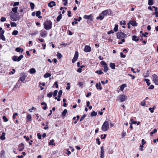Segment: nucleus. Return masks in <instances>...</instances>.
<instances>
[{
    "label": "nucleus",
    "mask_w": 158,
    "mask_h": 158,
    "mask_svg": "<svg viewBox=\"0 0 158 158\" xmlns=\"http://www.w3.org/2000/svg\"><path fill=\"white\" fill-rule=\"evenodd\" d=\"M116 36L118 39H120L126 38L127 37V34L122 32H118L116 34Z\"/></svg>",
    "instance_id": "obj_3"
},
{
    "label": "nucleus",
    "mask_w": 158,
    "mask_h": 158,
    "mask_svg": "<svg viewBox=\"0 0 158 158\" xmlns=\"http://www.w3.org/2000/svg\"><path fill=\"white\" fill-rule=\"evenodd\" d=\"M51 75V74L50 73H47L44 75V78H47L50 77Z\"/></svg>",
    "instance_id": "obj_22"
},
{
    "label": "nucleus",
    "mask_w": 158,
    "mask_h": 158,
    "mask_svg": "<svg viewBox=\"0 0 158 158\" xmlns=\"http://www.w3.org/2000/svg\"><path fill=\"white\" fill-rule=\"evenodd\" d=\"M27 118L28 121L31 120V115L29 114L27 116Z\"/></svg>",
    "instance_id": "obj_29"
},
{
    "label": "nucleus",
    "mask_w": 158,
    "mask_h": 158,
    "mask_svg": "<svg viewBox=\"0 0 158 158\" xmlns=\"http://www.w3.org/2000/svg\"><path fill=\"white\" fill-rule=\"evenodd\" d=\"M58 93V91L57 90H55L53 93V96H56L57 95V93Z\"/></svg>",
    "instance_id": "obj_59"
},
{
    "label": "nucleus",
    "mask_w": 158,
    "mask_h": 158,
    "mask_svg": "<svg viewBox=\"0 0 158 158\" xmlns=\"http://www.w3.org/2000/svg\"><path fill=\"white\" fill-rule=\"evenodd\" d=\"M41 12L40 11H37L36 13V15L37 17H38L40 15Z\"/></svg>",
    "instance_id": "obj_48"
},
{
    "label": "nucleus",
    "mask_w": 158,
    "mask_h": 158,
    "mask_svg": "<svg viewBox=\"0 0 158 158\" xmlns=\"http://www.w3.org/2000/svg\"><path fill=\"white\" fill-rule=\"evenodd\" d=\"M62 18V15L61 14H60L57 18L56 21L57 22L60 21V20Z\"/></svg>",
    "instance_id": "obj_32"
},
{
    "label": "nucleus",
    "mask_w": 158,
    "mask_h": 158,
    "mask_svg": "<svg viewBox=\"0 0 158 158\" xmlns=\"http://www.w3.org/2000/svg\"><path fill=\"white\" fill-rule=\"evenodd\" d=\"M78 52L77 51H76L75 52V54L72 60V62L74 63H75L77 60L78 57Z\"/></svg>",
    "instance_id": "obj_8"
},
{
    "label": "nucleus",
    "mask_w": 158,
    "mask_h": 158,
    "mask_svg": "<svg viewBox=\"0 0 158 158\" xmlns=\"http://www.w3.org/2000/svg\"><path fill=\"white\" fill-rule=\"evenodd\" d=\"M15 50L17 52H21V53H22L23 52V49H21L20 48L18 47L15 49Z\"/></svg>",
    "instance_id": "obj_18"
},
{
    "label": "nucleus",
    "mask_w": 158,
    "mask_h": 158,
    "mask_svg": "<svg viewBox=\"0 0 158 158\" xmlns=\"http://www.w3.org/2000/svg\"><path fill=\"white\" fill-rule=\"evenodd\" d=\"M67 110L66 109H64L62 113V116H65V115L67 113Z\"/></svg>",
    "instance_id": "obj_28"
},
{
    "label": "nucleus",
    "mask_w": 158,
    "mask_h": 158,
    "mask_svg": "<svg viewBox=\"0 0 158 158\" xmlns=\"http://www.w3.org/2000/svg\"><path fill=\"white\" fill-rule=\"evenodd\" d=\"M29 72L31 74L34 73L36 72L35 69L34 68H31Z\"/></svg>",
    "instance_id": "obj_24"
},
{
    "label": "nucleus",
    "mask_w": 158,
    "mask_h": 158,
    "mask_svg": "<svg viewBox=\"0 0 158 158\" xmlns=\"http://www.w3.org/2000/svg\"><path fill=\"white\" fill-rule=\"evenodd\" d=\"M109 12H110V13H111V10L110 9L103 11L101 14L104 17V16L106 15Z\"/></svg>",
    "instance_id": "obj_9"
},
{
    "label": "nucleus",
    "mask_w": 158,
    "mask_h": 158,
    "mask_svg": "<svg viewBox=\"0 0 158 158\" xmlns=\"http://www.w3.org/2000/svg\"><path fill=\"white\" fill-rule=\"evenodd\" d=\"M30 5L31 9L33 10L35 7L34 4L33 2H31L30 3Z\"/></svg>",
    "instance_id": "obj_34"
},
{
    "label": "nucleus",
    "mask_w": 158,
    "mask_h": 158,
    "mask_svg": "<svg viewBox=\"0 0 158 158\" xmlns=\"http://www.w3.org/2000/svg\"><path fill=\"white\" fill-rule=\"evenodd\" d=\"M58 82L57 81H56L54 83V85H55V86L56 88H58Z\"/></svg>",
    "instance_id": "obj_61"
},
{
    "label": "nucleus",
    "mask_w": 158,
    "mask_h": 158,
    "mask_svg": "<svg viewBox=\"0 0 158 158\" xmlns=\"http://www.w3.org/2000/svg\"><path fill=\"white\" fill-rule=\"evenodd\" d=\"M131 123H130V124H136L137 123V122L136 121H135L133 120V119H131Z\"/></svg>",
    "instance_id": "obj_55"
},
{
    "label": "nucleus",
    "mask_w": 158,
    "mask_h": 158,
    "mask_svg": "<svg viewBox=\"0 0 158 158\" xmlns=\"http://www.w3.org/2000/svg\"><path fill=\"white\" fill-rule=\"evenodd\" d=\"M54 140L52 139L51 140L49 143V144L50 145H55V143L54 142Z\"/></svg>",
    "instance_id": "obj_35"
},
{
    "label": "nucleus",
    "mask_w": 158,
    "mask_h": 158,
    "mask_svg": "<svg viewBox=\"0 0 158 158\" xmlns=\"http://www.w3.org/2000/svg\"><path fill=\"white\" fill-rule=\"evenodd\" d=\"M110 68L113 69H115V65L114 63H110Z\"/></svg>",
    "instance_id": "obj_27"
},
{
    "label": "nucleus",
    "mask_w": 158,
    "mask_h": 158,
    "mask_svg": "<svg viewBox=\"0 0 158 158\" xmlns=\"http://www.w3.org/2000/svg\"><path fill=\"white\" fill-rule=\"evenodd\" d=\"M101 151H100V157L101 158H104V151L103 147L102 146L101 147Z\"/></svg>",
    "instance_id": "obj_11"
},
{
    "label": "nucleus",
    "mask_w": 158,
    "mask_h": 158,
    "mask_svg": "<svg viewBox=\"0 0 158 158\" xmlns=\"http://www.w3.org/2000/svg\"><path fill=\"white\" fill-rule=\"evenodd\" d=\"M127 86L126 84H124L122 85L120 87V90L122 91H123L125 87Z\"/></svg>",
    "instance_id": "obj_25"
},
{
    "label": "nucleus",
    "mask_w": 158,
    "mask_h": 158,
    "mask_svg": "<svg viewBox=\"0 0 158 158\" xmlns=\"http://www.w3.org/2000/svg\"><path fill=\"white\" fill-rule=\"evenodd\" d=\"M37 137L39 139H41L42 135L40 133H38L37 134Z\"/></svg>",
    "instance_id": "obj_52"
},
{
    "label": "nucleus",
    "mask_w": 158,
    "mask_h": 158,
    "mask_svg": "<svg viewBox=\"0 0 158 158\" xmlns=\"http://www.w3.org/2000/svg\"><path fill=\"white\" fill-rule=\"evenodd\" d=\"M57 58L59 59H60L62 56V55L60 53L57 52Z\"/></svg>",
    "instance_id": "obj_40"
},
{
    "label": "nucleus",
    "mask_w": 158,
    "mask_h": 158,
    "mask_svg": "<svg viewBox=\"0 0 158 158\" xmlns=\"http://www.w3.org/2000/svg\"><path fill=\"white\" fill-rule=\"evenodd\" d=\"M157 131V130L156 129H155L154 130V131H151L150 133V135H152L154 133H156Z\"/></svg>",
    "instance_id": "obj_46"
},
{
    "label": "nucleus",
    "mask_w": 158,
    "mask_h": 158,
    "mask_svg": "<svg viewBox=\"0 0 158 158\" xmlns=\"http://www.w3.org/2000/svg\"><path fill=\"white\" fill-rule=\"evenodd\" d=\"M74 20H75V22H72V24L73 25H74L75 23H77V19L74 18Z\"/></svg>",
    "instance_id": "obj_51"
},
{
    "label": "nucleus",
    "mask_w": 158,
    "mask_h": 158,
    "mask_svg": "<svg viewBox=\"0 0 158 158\" xmlns=\"http://www.w3.org/2000/svg\"><path fill=\"white\" fill-rule=\"evenodd\" d=\"M144 81H146L148 86H149L150 85L151 83L150 82V81L149 79H144Z\"/></svg>",
    "instance_id": "obj_30"
},
{
    "label": "nucleus",
    "mask_w": 158,
    "mask_h": 158,
    "mask_svg": "<svg viewBox=\"0 0 158 158\" xmlns=\"http://www.w3.org/2000/svg\"><path fill=\"white\" fill-rule=\"evenodd\" d=\"M122 136L123 138L126 135V133L125 132L123 131L122 134Z\"/></svg>",
    "instance_id": "obj_62"
},
{
    "label": "nucleus",
    "mask_w": 158,
    "mask_h": 158,
    "mask_svg": "<svg viewBox=\"0 0 158 158\" xmlns=\"http://www.w3.org/2000/svg\"><path fill=\"white\" fill-rule=\"evenodd\" d=\"M23 57V55H20L19 57H17V61H20Z\"/></svg>",
    "instance_id": "obj_38"
},
{
    "label": "nucleus",
    "mask_w": 158,
    "mask_h": 158,
    "mask_svg": "<svg viewBox=\"0 0 158 158\" xmlns=\"http://www.w3.org/2000/svg\"><path fill=\"white\" fill-rule=\"evenodd\" d=\"M44 25L45 29L49 30L52 28V23L50 20H47L44 23Z\"/></svg>",
    "instance_id": "obj_1"
},
{
    "label": "nucleus",
    "mask_w": 158,
    "mask_h": 158,
    "mask_svg": "<svg viewBox=\"0 0 158 158\" xmlns=\"http://www.w3.org/2000/svg\"><path fill=\"white\" fill-rule=\"evenodd\" d=\"M145 103V101L144 100L141 102L140 105L142 106H144L146 105Z\"/></svg>",
    "instance_id": "obj_49"
},
{
    "label": "nucleus",
    "mask_w": 158,
    "mask_h": 158,
    "mask_svg": "<svg viewBox=\"0 0 158 158\" xmlns=\"http://www.w3.org/2000/svg\"><path fill=\"white\" fill-rule=\"evenodd\" d=\"M100 63L102 65H104V71L106 73L108 70V67L104 61H102Z\"/></svg>",
    "instance_id": "obj_5"
},
{
    "label": "nucleus",
    "mask_w": 158,
    "mask_h": 158,
    "mask_svg": "<svg viewBox=\"0 0 158 158\" xmlns=\"http://www.w3.org/2000/svg\"><path fill=\"white\" fill-rule=\"evenodd\" d=\"M12 59L14 61H17V56H13Z\"/></svg>",
    "instance_id": "obj_39"
},
{
    "label": "nucleus",
    "mask_w": 158,
    "mask_h": 158,
    "mask_svg": "<svg viewBox=\"0 0 158 158\" xmlns=\"http://www.w3.org/2000/svg\"><path fill=\"white\" fill-rule=\"evenodd\" d=\"M19 4V2H15L13 4V6H18Z\"/></svg>",
    "instance_id": "obj_58"
},
{
    "label": "nucleus",
    "mask_w": 158,
    "mask_h": 158,
    "mask_svg": "<svg viewBox=\"0 0 158 158\" xmlns=\"http://www.w3.org/2000/svg\"><path fill=\"white\" fill-rule=\"evenodd\" d=\"M96 73H97L99 75H101L103 73V72H102L101 70H98L96 71Z\"/></svg>",
    "instance_id": "obj_45"
},
{
    "label": "nucleus",
    "mask_w": 158,
    "mask_h": 158,
    "mask_svg": "<svg viewBox=\"0 0 158 158\" xmlns=\"http://www.w3.org/2000/svg\"><path fill=\"white\" fill-rule=\"evenodd\" d=\"M86 117V115L84 114L83 115L82 117H81L80 119V121L81 122V121Z\"/></svg>",
    "instance_id": "obj_50"
},
{
    "label": "nucleus",
    "mask_w": 158,
    "mask_h": 158,
    "mask_svg": "<svg viewBox=\"0 0 158 158\" xmlns=\"http://www.w3.org/2000/svg\"><path fill=\"white\" fill-rule=\"evenodd\" d=\"M129 23L132 26L134 27H136L137 25V23L135 21H130Z\"/></svg>",
    "instance_id": "obj_15"
},
{
    "label": "nucleus",
    "mask_w": 158,
    "mask_h": 158,
    "mask_svg": "<svg viewBox=\"0 0 158 158\" xmlns=\"http://www.w3.org/2000/svg\"><path fill=\"white\" fill-rule=\"evenodd\" d=\"M18 8L17 7L12 8V10L14 12L16 13L17 11Z\"/></svg>",
    "instance_id": "obj_31"
},
{
    "label": "nucleus",
    "mask_w": 158,
    "mask_h": 158,
    "mask_svg": "<svg viewBox=\"0 0 158 158\" xmlns=\"http://www.w3.org/2000/svg\"><path fill=\"white\" fill-rule=\"evenodd\" d=\"M148 33L147 32H146L144 33H143L142 34V35L145 37H147L146 35H148Z\"/></svg>",
    "instance_id": "obj_63"
},
{
    "label": "nucleus",
    "mask_w": 158,
    "mask_h": 158,
    "mask_svg": "<svg viewBox=\"0 0 158 158\" xmlns=\"http://www.w3.org/2000/svg\"><path fill=\"white\" fill-rule=\"evenodd\" d=\"M148 4L149 6H151V5H152V4H153L152 0H148Z\"/></svg>",
    "instance_id": "obj_44"
},
{
    "label": "nucleus",
    "mask_w": 158,
    "mask_h": 158,
    "mask_svg": "<svg viewBox=\"0 0 158 158\" xmlns=\"http://www.w3.org/2000/svg\"><path fill=\"white\" fill-rule=\"evenodd\" d=\"M91 16H92L91 15H84L83 18L84 19H90V17Z\"/></svg>",
    "instance_id": "obj_26"
},
{
    "label": "nucleus",
    "mask_w": 158,
    "mask_h": 158,
    "mask_svg": "<svg viewBox=\"0 0 158 158\" xmlns=\"http://www.w3.org/2000/svg\"><path fill=\"white\" fill-rule=\"evenodd\" d=\"M118 25H115L114 30L115 32H116L118 30Z\"/></svg>",
    "instance_id": "obj_37"
},
{
    "label": "nucleus",
    "mask_w": 158,
    "mask_h": 158,
    "mask_svg": "<svg viewBox=\"0 0 158 158\" xmlns=\"http://www.w3.org/2000/svg\"><path fill=\"white\" fill-rule=\"evenodd\" d=\"M0 38L3 41H5L6 40V38L4 35L0 36Z\"/></svg>",
    "instance_id": "obj_57"
},
{
    "label": "nucleus",
    "mask_w": 158,
    "mask_h": 158,
    "mask_svg": "<svg viewBox=\"0 0 158 158\" xmlns=\"http://www.w3.org/2000/svg\"><path fill=\"white\" fill-rule=\"evenodd\" d=\"M155 107V106H154L153 108L150 107L149 108V110L150 111L151 113H152L154 112V110Z\"/></svg>",
    "instance_id": "obj_41"
},
{
    "label": "nucleus",
    "mask_w": 158,
    "mask_h": 158,
    "mask_svg": "<svg viewBox=\"0 0 158 158\" xmlns=\"http://www.w3.org/2000/svg\"><path fill=\"white\" fill-rule=\"evenodd\" d=\"M18 114L17 113H14L13 115V118L14 119H15V117L16 116L18 115Z\"/></svg>",
    "instance_id": "obj_60"
},
{
    "label": "nucleus",
    "mask_w": 158,
    "mask_h": 158,
    "mask_svg": "<svg viewBox=\"0 0 158 158\" xmlns=\"http://www.w3.org/2000/svg\"><path fill=\"white\" fill-rule=\"evenodd\" d=\"M56 3L54 1H51L48 4V6L50 7L56 6Z\"/></svg>",
    "instance_id": "obj_14"
},
{
    "label": "nucleus",
    "mask_w": 158,
    "mask_h": 158,
    "mask_svg": "<svg viewBox=\"0 0 158 158\" xmlns=\"http://www.w3.org/2000/svg\"><path fill=\"white\" fill-rule=\"evenodd\" d=\"M47 35L46 31L44 30H41L40 31V35L42 37H44Z\"/></svg>",
    "instance_id": "obj_13"
},
{
    "label": "nucleus",
    "mask_w": 158,
    "mask_h": 158,
    "mask_svg": "<svg viewBox=\"0 0 158 158\" xmlns=\"http://www.w3.org/2000/svg\"><path fill=\"white\" fill-rule=\"evenodd\" d=\"M10 23L12 27H16L17 26L16 23L15 22H10Z\"/></svg>",
    "instance_id": "obj_36"
},
{
    "label": "nucleus",
    "mask_w": 158,
    "mask_h": 158,
    "mask_svg": "<svg viewBox=\"0 0 158 158\" xmlns=\"http://www.w3.org/2000/svg\"><path fill=\"white\" fill-rule=\"evenodd\" d=\"M91 48L89 46L85 45L84 49V51L86 52H89L91 51Z\"/></svg>",
    "instance_id": "obj_10"
},
{
    "label": "nucleus",
    "mask_w": 158,
    "mask_h": 158,
    "mask_svg": "<svg viewBox=\"0 0 158 158\" xmlns=\"http://www.w3.org/2000/svg\"><path fill=\"white\" fill-rule=\"evenodd\" d=\"M18 32L17 30H14L12 33V34L13 35H16L18 34Z\"/></svg>",
    "instance_id": "obj_42"
},
{
    "label": "nucleus",
    "mask_w": 158,
    "mask_h": 158,
    "mask_svg": "<svg viewBox=\"0 0 158 158\" xmlns=\"http://www.w3.org/2000/svg\"><path fill=\"white\" fill-rule=\"evenodd\" d=\"M119 98L120 101L122 102L126 100L127 98V97L124 94H122L119 96Z\"/></svg>",
    "instance_id": "obj_7"
},
{
    "label": "nucleus",
    "mask_w": 158,
    "mask_h": 158,
    "mask_svg": "<svg viewBox=\"0 0 158 158\" xmlns=\"http://www.w3.org/2000/svg\"><path fill=\"white\" fill-rule=\"evenodd\" d=\"M0 20L1 22H4L6 21V18L4 17H2Z\"/></svg>",
    "instance_id": "obj_53"
},
{
    "label": "nucleus",
    "mask_w": 158,
    "mask_h": 158,
    "mask_svg": "<svg viewBox=\"0 0 158 158\" xmlns=\"http://www.w3.org/2000/svg\"><path fill=\"white\" fill-rule=\"evenodd\" d=\"M132 40L136 42L139 41V39L137 36L136 35H134L132 37Z\"/></svg>",
    "instance_id": "obj_21"
},
{
    "label": "nucleus",
    "mask_w": 158,
    "mask_h": 158,
    "mask_svg": "<svg viewBox=\"0 0 158 158\" xmlns=\"http://www.w3.org/2000/svg\"><path fill=\"white\" fill-rule=\"evenodd\" d=\"M4 33V31L2 30L0 31V36L3 35V34Z\"/></svg>",
    "instance_id": "obj_64"
},
{
    "label": "nucleus",
    "mask_w": 158,
    "mask_h": 158,
    "mask_svg": "<svg viewBox=\"0 0 158 158\" xmlns=\"http://www.w3.org/2000/svg\"><path fill=\"white\" fill-rule=\"evenodd\" d=\"M62 91L61 90H60L58 92V98L57 99V100L58 101H59L60 100V98L61 97V96L62 94Z\"/></svg>",
    "instance_id": "obj_16"
},
{
    "label": "nucleus",
    "mask_w": 158,
    "mask_h": 158,
    "mask_svg": "<svg viewBox=\"0 0 158 158\" xmlns=\"http://www.w3.org/2000/svg\"><path fill=\"white\" fill-rule=\"evenodd\" d=\"M108 81L107 80H106L105 81H101V82L102 84L104 85L107 84Z\"/></svg>",
    "instance_id": "obj_54"
},
{
    "label": "nucleus",
    "mask_w": 158,
    "mask_h": 158,
    "mask_svg": "<svg viewBox=\"0 0 158 158\" xmlns=\"http://www.w3.org/2000/svg\"><path fill=\"white\" fill-rule=\"evenodd\" d=\"M152 77L153 81L154 83L156 85H158V76L157 75L155 74H153L152 75Z\"/></svg>",
    "instance_id": "obj_4"
},
{
    "label": "nucleus",
    "mask_w": 158,
    "mask_h": 158,
    "mask_svg": "<svg viewBox=\"0 0 158 158\" xmlns=\"http://www.w3.org/2000/svg\"><path fill=\"white\" fill-rule=\"evenodd\" d=\"M27 76V73H21L20 74V77L19 80L21 81H23Z\"/></svg>",
    "instance_id": "obj_6"
},
{
    "label": "nucleus",
    "mask_w": 158,
    "mask_h": 158,
    "mask_svg": "<svg viewBox=\"0 0 158 158\" xmlns=\"http://www.w3.org/2000/svg\"><path fill=\"white\" fill-rule=\"evenodd\" d=\"M15 15V14H14L13 15H10V19L13 21H15L17 20L18 19V18L17 17H14V16Z\"/></svg>",
    "instance_id": "obj_12"
},
{
    "label": "nucleus",
    "mask_w": 158,
    "mask_h": 158,
    "mask_svg": "<svg viewBox=\"0 0 158 158\" xmlns=\"http://www.w3.org/2000/svg\"><path fill=\"white\" fill-rule=\"evenodd\" d=\"M109 127L108 122L106 121L103 123L102 127V131H105L109 129Z\"/></svg>",
    "instance_id": "obj_2"
},
{
    "label": "nucleus",
    "mask_w": 158,
    "mask_h": 158,
    "mask_svg": "<svg viewBox=\"0 0 158 158\" xmlns=\"http://www.w3.org/2000/svg\"><path fill=\"white\" fill-rule=\"evenodd\" d=\"M24 149L23 144L22 143L20 144L19 147V150L20 151H23Z\"/></svg>",
    "instance_id": "obj_17"
},
{
    "label": "nucleus",
    "mask_w": 158,
    "mask_h": 158,
    "mask_svg": "<svg viewBox=\"0 0 158 158\" xmlns=\"http://www.w3.org/2000/svg\"><path fill=\"white\" fill-rule=\"evenodd\" d=\"M97 114V113L95 112V111H93L91 113V115L92 117L93 116H95Z\"/></svg>",
    "instance_id": "obj_33"
},
{
    "label": "nucleus",
    "mask_w": 158,
    "mask_h": 158,
    "mask_svg": "<svg viewBox=\"0 0 158 158\" xmlns=\"http://www.w3.org/2000/svg\"><path fill=\"white\" fill-rule=\"evenodd\" d=\"M101 83L99 82L98 84L96 83V87L97 89H99L100 90H101L102 89V88L101 86Z\"/></svg>",
    "instance_id": "obj_19"
},
{
    "label": "nucleus",
    "mask_w": 158,
    "mask_h": 158,
    "mask_svg": "<svg viewBox=\"0 0 158 158\" xmlns=\"http://www.w3.org/2000/svg\"><path fill=\"white\" fill-rule=\"evenodd\" d=\"M78 85L80 87H81V88H83V84L82 82H80L78 83Z\"/></svg>",
    "instance_id": "obj_56"
},
{
    "label": "nucleus",
    "mask_w": 158,
    "mask_h": 158,
    "mask_svg": "<svg viewBox=\"0 0 158 158\" xmlns=\"http://www.w3.org/2000/svg\"><path fill=\"white\" fill-rule=\"evenodd\" d=\"M2 119L5 122H7L8 121V119L5 116H3Z\"/></svg>",
    "instance_id": "obj_43"
},
{
    "label": "nucleus",
    "mask_w": 158,
    "mask_h": 158,
    "mask_svg": "<svg viewBox=\"0 0 158 158\" xmlns=\"http://www.w3.org/2000/svg\"><path fill=\"white\" fill-rule=\"evenodd\" d=\"M104 18V16L101 13L99 16L97 17L96 18L97 19L102 20Z\"/></svg>",
    "instance_id": "obj_20"
},
{
    "label": "nucleus",
    "mask_w": 158,
    "mask_h": 158,
    "mask_svg": "<svg viewBox=\"0 0 158 158\" xmlns=\"http://www.w3.org/2000/svg\"><path fill=\"white\" fill-rule=\"evenodd\" d=\"M52 95H53L52 93L51 92L47 94V96L49 98H51L52 97Z\"/></svg>",
    "instance_id": "obj_47"
},
{
    "label": "nucleus",
    "mask_w": 158,
    "mask_h": 158,
    "mask_svg": "<svg viewBox=\"0 0 158 158\" xmlns=\"http://www.w3.org/2000/svg\"><path fill=\"white\" fill-rule=\"evenodd\" d=\"M5 133L4 132L2 133V135L0 136V138L2 140H4L6 139L5 137Z\"/></svg>",
    "instance_id": "obj_23"
}]
</instances>
